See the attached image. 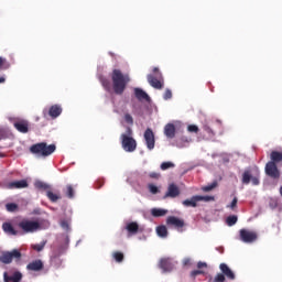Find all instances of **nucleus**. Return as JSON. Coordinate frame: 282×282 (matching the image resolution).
<instances>
[{
  "mask_svg": "<svg viewBox=\"0 0 282 282\" xmlns=\"http://www.w3.org/2000/svg\"><path fill=\"white\" fill-rule=\"evenodd\" d=\"M110 78L112 82V89L117 96H122L124 94V89L129 83H131V77L129 74H123L122 70L115 68L110 74Z\"/></svg>",
  "mask_w": 282,
  "mask_h": 282,
  "instance_id": "1",
  "label": "nucleus"
},
{
  "mask_svg": "<svg viewBox=\"0 0 282 282\" xmlns=\"http://www.w3.org/2000/svg\"><path fill=\"white\" fill-rule=\"evenodd\" d=\"M56 151V144H47L45 142L35 143L30 147V153L37 158H50Z\"/></svg>",
  "mask_w": 282,
  "mask_h": 282,
  "instance_id": "2",
  "label": "nucleus"
},
{
  "mask_svg": "<svg viewBox=\"0 0 282 282\" xmlns=\"http://www.w3.org/2000/svg\"><path fill=\"white\" fill-rule=\"evenodd\" d=\"M120 140L121 147L127 153H133L138 149V142L133 139V130L131 128H127L126 133L120 135Z\"/></svg>",
  "mask_w": 282,
  "mask_h": 282,
  "instance_id": "3",
  "label": "nucleus"
},
{
  "mask_svg": "<svg viewBox=\"0 0 282 282\" xmlns=\"http://www.w3.org/2000/svg\"><path fill=\"white\" fill-rule=\"evenodd\" d=\"M21 251H19V249L2 251L0 254V263H3L4 265H10L13 259H17V261H21Z\"/></svg>",
  "mask_w": 282,
  "mask_h": 282,
  "instance_id": "4",
  "label": "nucleus"
},
{
  "mask_svg": "<svg viewBox=\"0 0 282 282\" xmlns=\"http://www.w3.org/2000/svg\"><path fill=\"white\" fill-rule=\"evenodd\" d=\"M19 228L23 230L24 234L36 232L41 230V224L36 220L23 219L18 224Z\"/></svg>",
  "mask_w": 282,
  "mask_h": 282,
  "instance_id": "5",
  "label": "nucleus"
},
{
  "mask_svg": "<svg viewBox=\"0 0 282 282\" xmlns=\"http://www.w3.org/2000/svg\"><path fill=\"white\" fill-rule=\"evenodd\" d=\"M239 237L240 241H242L243 243H254V241L259 239V234H257V231L249 229H240Z\"/></svg>",
  "mask_w": 282,
  "mask_h": 282,
  "instance_id": "6",
  "label": "nucleus"
},
{
  "mask_svg": "<svg viewBox=\"0 0 282 282\" xmlns=\"http://www.w3.org/2000/svg\"><path fill=\"white\" fill-rule=\"evenodd\" d=\"M149 85L154 89H163L164 88V77L162 73H158L156 75L149 74L147 76Z\"/></svg>",
  "mask_w": 282,
  "mask_h": 282,
  "instance_id": "7",
  "label": "nucleus"
},
{
  "mask_svg": "<svg viewBox=\"0 0 282 282\" xmlns=\"http://www.w3.org/2000/svg\"><path fill=\"white\" fill-rule=\"evenodd\" d=\"M264 173L268 175V177H271V180H280L281 178V171L279 170V166L274 162H268L264 167Z\"/></svg>",
  "mask_w": 282,
  "mask_h": 282,
  "instance_id": "8",
  "label": "nucleus"
},
{
  "mask_svg": "<svg viewBox=\"0 0 282 282\" xmlns=\"http://www.w3.org/2000/svg\"><path fill=\"white\" fill-rule=\"evenodd\" d=\"M143 138L149 151H153V149H155V133H153V130L148 128L143 134Z\"/></svg>",
  "mask_w": 282,
  "mask_h": 282,
  "instance_id": "9",
  "label": "nucleus"
},
{
  "mask_svg": "<svg viewBox=\"0 0 282 282\" xmlns=\"http://www.w3.org/2000/svg\"><path fill=\"white\" fill-rule=\"evenodd\" d=\"M159 268L163 272H173L175 264L173 263V260H171V258H162L159 262Z\"/></svg>",
  "mask_w": 282,
  "mask_h": 282,
  "instance_id": "10",
  "label": "nucleus"
},
{
  "mask_svg": "<svg viewBox=\"0 0 282 282\" xmlns=\"http://www.w3.org/2000/svg\"><path fill=\"white\" fill-rule=\"evenodd\" d=\"M250 181L252 182L253 186H259L260 184L258 176H252L250 170H246L242 174V184H250Z\"/></svg>",
  "mask_w": 282,
  "mask_h": 282,
  "instance_id": "11",
  "label": "nucleus"
},
{
  "mask_svg": "<svg viewBox=\"0 0 282 282\" xmlns=\"http://www.w3.org/2000/svg\"><path fill=\"white\" fill-rule=\"evenodd\" d=\"M43 268H45V265L43 264V260L41 259L33 260L26 265V270H29L30 272H41Z\"/></svg>",
  "mask_w": 282,
  "mask_h": 282,
  "instance_id": "12",
  "label": "nucleus"
},
{
  "mask_svg": "<svg viewBox=\"0 0 282 282\" xmlns=\"http://www.w3.org/2000/svg\"><path fill=\"white\" fill-rule=\"evenodd\" d=\"M134 96L140 102H151V97L142 88H134Z\"/></svg>",
  "mask_w": 282,
  "mask_h": 282,
  "instance_id": "13",
  "label": "nucleus"
},
{
  "mask_svg": "<svg viewBox=\"0 0 282 282\" xmlns=\"http://www.w3.org/2000/svg\"><path fill=\"white\" fill-rule=\"evenodd\" d=\"M13 127L20 133H28V131H30V123L26 120L15 121Z\"/></svg>",
  "mask_w": 282,
  "mask_h": 282,
  "instance_id": "14",
  "label": "nucleus"
},
{
  "mask_svg": "<svg viewBox=\"0 0 282 282\" xmlns=\"http://www.w3.org/2000/svg\"><path fill=\"white\" fill-rule=\"evenodd\" d=\"M4 282H21L23 274L20 271L13 272L12 275H9L8 272L3 273Z\"/></svg>",
  "mask_w": 282,
  "mask_h": 282,
  "instance_id": "15",
  "label": "nucleus"
},
{
  "mask_svg": "<svg viewBox=\"0 0 282 282\" xmlns=\"http://www.w3.org/2000/svg\"><path fill=\"white\" fill-rule=\"evenodd\" d=\"M165 197H180V187L175 185L174 183L170 184L167 187V192L165 193Z\"/></svg>",
  "mask_w": 282,
  "mask_h": 282,
  "instance_id": "16",
  "label": "nucleus"
},
{
  "mask_svg": "<svg viewBox=\"0 0 282 282\" xmlns=\"http://www.w3.org/2000/svg\"><path fill=\"white\" fill-rule=\"evenodd\" d=\"M166 224H167V226H174V228H182L183 226H185L184 220H182L175 216L167 217Z\"/></svg>",
  "mask_w": 282,
  "mask_h": 282,
  "instance_id": "17",
  "label": "nucleus"
},
{
  "mask_svg": "<svg viewBox=\"0 0 282 282\" xmlns=\"http://www.w3.org/2000/svg\"><path fill=\"white\" fill-rule=\"evenodd\" d=\"M126 230H128L129 237H132V235H138V232H140V225L135 221L128 223L126 225Z\"/></svg>",
  "mask_w": 282,
  "mask_h": 282,
  "instance_id": "18",
  "label": "nucleus"
},
{
  "mask_svg": "<svg viewBox=\"0 0 282 282\" xmlns=\"http://www.w3.org/2000/svg\"><path fill=\"white\" fill-rule=\"evenodd\" d=\"M63 113V108L59 105H53L48 109V116L54 120Z\"/></svg>",
  "mask_w": 282,
  "mask_h": 282,
  "instance_id": "19",
  "label": "nucleus"
},
{
  "mask_svg": "<svg viewBox=\"0 0 282 282\" xmlns=\"http://www.w3.org/2000/svg\"><path fill=\"white\" fill-rule=\"evenodd\" d=\"M219 268H220V271L223 272L224 276H227V279L235 281V273L232 272V270H230L228 264L220 263Z\"/></svg>",
  "mask_w": 282,
  "mask_h": 282,
  "instance_id": "20",
  "label": "nucleus"
},
{
  "mask_svg": "<svg viewBox=\"0 0 282 282\" xmlns=\"http://www.w3.org/2000/svg\"><path fill=\"white\" fill-rule=\"evenodd\" d=\"M7 188L14 189V188H28V181L21 180V181H13L9 184H7Z\"/></svg>",
  "mask_w": 282,
  "mask_h": 282,
  "instance_id": "21",
  "label": "nucleus"
},
{
  "mask_svg": "<svg viewBox=\"0 0 282 282\" xmlns=\"http://www.w3.org/2000/svg\"><path fill=\"white\" fill-rule=\"evenodd\" d=\"M51 263L55 268H61L63 265V260H61V251H54L51 256Z\"/></svg>",
  "mask_w": 282,
  "mask_h": 282,
  "instance_id": "22",
  "label": "nucleus"
},
{
  "mask_svg": "<svg viewBox=\"0 0 282 282\" xmlns=\"http://www.w3.org/2000/svg\"><path fill=\"white\" fill-rule=\"evenodd\" d=\"M164 134L166 135V138H170V140H173V138H175V124L167 123L164 127Z\"/></svg>",
  "mask_w": 282,
  "mask_h": 282,
  "instance_id": "23",
  "label": "nucleus"
},
{
  "mask_svg": "<svg viewBox=\"0 0 282 282\" xmlns=\"http://www.w3.org/2000/svg\"><path fill=\"white\" fill-rule=\"evenodd\" d=\"M197 195L192 196L191 199H185L183 200V206H185L186 208H197Z\"/></svg>",
  "mask_w": 282,
  "mask_h": 282,
  "instance_id": "24",
  "label": "nucleus"
},
{
  "mask_svg": "<svg viewBox=\"0 0 282 282\" xmlns=\"http://www.w3.org/2000/svg\"><path fill=\"white\" fill-rule=\"evenodd\" d=\"M2 230H3L7 235H13V236L19 235V231H17V229H14V227H13L12 224H10V223H4V224H2Z\"/></svg>",
  "mask_w": 282,
  "mask_h": 282,
  "instance_id": "25",
  "label": "nucleus"
},
{
  "mask_svg": "<svg viewBox=\"0 0 282 282\" xmlns=\"http://www.w3.org/2000/svg\"><path fill=\"white\" fill-rule=\"evenodd\" d=\"M270 160L269 162H273V164H279V162H282V152L279 151H272L270 154Z\"/></svg>",
  "mask_w": 282,
  "mask_h": 282,
  "instance_id": "26",
  "label": "nucleus"
},
{
  "mask_svg": "<svg viewBox=\"0 0 282 282\" xmlns=\"http://www.w3.org/2000/svg\"><path fill=\"white\" fill-rule=\"evenodd\" d=\"M35 188H37V191H45V193H47V191H50L52 188V186L45 182L42 181H36L34 183Z\"/></svg>",
  "mask_w": 282,
  "mask_h": 282,
  "instance_id": "27",
  "label": "nucleus"
},
{
  "mask_svg": "<svg viewBox=\"0 0 282 282\" xmlns=\"http://www.w3.org/2000/svg\"><path fill=\"white\" fill-rule=\"evenodd\" d=\"M46 197L47 199H50V202H52L53 204H56V202L61 199V194H55L54 192H52V188H51L47 191Z\"/></svg>",
  "mask_w": 282,
  "mask_h": 282,
  "instance_id": "28",
  "label": "nucleus"
},
{
  "mask_svg": "<svg viewBox=\"0 0 282 282\" xmlns=\"http://www.w3.org/2000/svg\"><path fill=\"white\" fill-rule=\"evenodd\" d=\"M64 195L68 198V199H74V186L72 185H66V187L63 189Z\"/></svg>",
  "mask_w": 282,
  "mask_h": 282,
  "instance_id": "29",
  "label": "nucleus"
},
{
  "mask_svg": "<svg viewBox=\"0 0 282 282\" xmlns=\"http://www.w3.org/2000/svg\"><path fill=\"white\" fill-rule=\"evenodd\" d=\"M167 213H169V210L162 209V208H152L151 209L152 217H164V215H166Z\"/></svg>",
  "mask_w": 282,
  "mask_h": 282,
  "instance_id": "30",
  "label": "nucleus"
},
{
  "mask_svg": "<svg viewBox=\"0 0 282 282\" xmlns=\"http://www.w3.org/2000/svg\"><path fill=\"white\" fill-rule=\"evenodd\" d=\"M104 89H106V91H111L112 87H111V82L107 78V77H100L99 78Z\"/></svg>",
  "mask_w": 282,
  "mask_h": 282,
  "instance_id": "31",
  "label": "nucleus"
},
{
  "mask_svg": "<svg viewBox=\"0 0 282 282\" xmlns=\"http://www.w3.org/2000/svg\"><path fill=\"white\" fill-rule=\"evenodd\" d=\"M156 235L159 237H169V229H166V226L161 225L156 228Z\"/></svg>",
  "mask_w": 282,
  "mask_h": 282,
  "instance_id": "32",
  "label": "nucleus"
},
{
  "mask_svg": "<svg viewBox=\"0 0 282 282\" xmlns=\"http://www.w3.org/2000/svg\"><path fill=\"white\" fill-rule=\"evenodd\" d=\"M112 257H113L115 261H117V263H122V261H124V253H122L120 251H115L112 253Z\"/></svg>",
  "mask_w": 282,
  "mask_h": 282,
  "instance_id": "33",
  "label": "nucleus"
},
{
  "mask_svg": "<svg viewBox=\"0 0 282 282\" xmlns=\"http://www.w3.org/2000/svg\"><path fill=\"white\" fill-rule=\"evenodd\" d=\"M161 171H169V169H175V163L167 161L161 164Z\"/></svg>",
  "mask_w": 282,
  "mask_h": 282,
  "instance_id": "34",
  "label": "nucleus"
},
{
  "mask_svg": "<svg viewBox=\"0 0 282 282\" xmlns=\"http://www.w3.org/2000/svg\"><path fill=\"white\" fill-rule=\"evenodd\" d=\"M8 213H17L19 210V205L17 203H9L6 205Z\"/></svg>",
  "mask_w": 282,
  "mask_h": 282,
  "instance_id": "35",
  "label": "nucleus"
},
{
  "mask_svg": "<svg viewBox=\"0 0 282 282\" xmlns=\"http://www.w3.org/2000/svg\"><path fill=\"white\" fill-rule=\"evenodd\" d=\"M200 274H206V272H204V270L197 269V270H193L189 273L191 280L195 281V279H197V276H199Z\"/></svg>",
  "mask_w": 282,
  "mask_h": 282,
  "instance_id": "36",
  "label": "nucleus"
},
{
  "mask_svg": "<svg viewBox=\"0 0 282 282\" xmlns=\"http://www.w3.org/2000/svg\"><path fill=\"white\" fill-rule=\"evenodd\" d=\"M217 181H214L210 185L202 187V191H204V193H210V191H214V188H217Z\"/></svg>",
  "mask_w": 282,
  "mask_h": 282,
  "instance_id": "37",
  "label": "nucleus"
},
{
  "mask_svg": "<svg viewBox=\"0 0 282 282\" xmlns=\"http://www.w3.org/2000/svg\"><path fill=\"white\" fill-rule=\"evenodd\" d=\"M45 243H47V241H42L41 243L32 245L31 248L36 252H42V250L45 248Z\"/></svg>",
  "mask_w": 282,
  "mask_h": 282,
  "instance_id": "38",
  "label": "nucleus"
},
{
  "mask_svg": "<svg viewBox=\"0 0 282 282\" xmlns=\"http://www.w3.org/2000/svg\"><path fill=\"white\" fill-rule=\"evenodd\" d=\"M237 221H238V218L235 215H231V216L227 217V219H226L227 226H235V224H237Z\"/></svg>",
  "mask_w": 282,
  "mask_h": 282,
  "instance_id": "39",
  "label": "nucleus"
},
{
  "mask_svg": "<svg viewBox=\"0 0 282 282\" xmlns=\"http://www.w3.org/2000/svg\"><path fill=\"white\" fill-rule=\"evenodd\" d=\"M198 202H215V196H199L196 195Z\"/></svg>",
  "mask_w": 282,
  "mask_h": 282,
  "instance_id": "40",
  "label": "nucleus"
},
{
  "mask_svg": "<svg viewBox=\"0 0 282 282\" xmlns=\"http://www.w3.org/2000/svg\"><path fill=\"white\" fill-rule=\"evenodd\" d=\"M203 129L204 131H206V133H208L209 138H215V131L213 130V128H210V126L205 124Z\"/></svg>",
  "mask_w": 282,
  "mask_h": 282,
  "instance_id": "41",
  "label": "nucleus"
},
{
  "mask_svg": "<svg viewBox=\"0 0 282 282\" xmlns=\"http://www.w3.org/2000/svg\"><path fill=\"white\" fill-rule=\"evenodd\" d=\"M148 188L152 195H158L160 193V189L154 184H149Z\"/></svg>",
  "mask_w": 282,
  "mask_h": 282,
  "instance_id": "42",
  "label": "nucleus"
},
{
  "mask_svg": "<svg viewBox=\"0 0 282 282\" xmlns=\"http://www.w3.org/2000/svg\"><path fill=\"white\" fill-rule=\"evenodd\" d=\"M10 67V64L6 58L0 57V69H8Z\"/></svg>",
  "mask_w": 282,
  "mask_h": 282,
  "instance_id": "43",
  "label": "nucleus"
},
{
  "mask_svg": "<svg viewBox=\"0 0 282 282\" xmlns=\"http://www.w3.org/2000/svg\"><path fill=\"white\" fill-rule=\"evenodd\" d=\"M187 131H188L189 133H199V128H198L197 126H195V124H189V126L187 127Z\"/></svg>",
  "mask_w": 282,
  "mask_h": 282,
  "instance_id": "44",
  "label": "nucleus"
},
{
  "mask_svg": "<svg viewBox=\"0 0 282 282\" xmlns=\"http://www.w3.org/2000/svg\"><path fill=\"white\" fill-rule=\"evenodd\" d=\"M226 281V275H224V273H218L215 278H214V280H213V282H225Z\"/></svg>",
  "mask_w": 282,
  "mask_h": 282,
  "instance_id": "45",
  "label": "nucleus"
},
{
  "mask_svg": "<svg viewBox=\"0 0 282 282\" xmlns=\"http://www.w3.org/2000/svg\"><path fill=\"white\" fill-rule=\"evenodd\" d=\"M102 186H105V180H102V178L97 180L95 183V188L98 191V189L102 188Z\"/></svg>",
  "mask_w": 282,
  "mask_h": 282,
  "instance_id": "46",
  "label": "nucleus"
},
{
  "mask_svg": "<svg viewBox=\"0 0 282 282\" xmlns=\"http://www.w3.org/2000/svg\"><path fill=\"white\" fill-rule=\"evenodd\" d=\"M164 100H171L173 98V93L171 89H166L164 95H163Z\"/></svg>",
  "mask_w": 282,
  "mask_h": 282,
  "instance_id": "47",
  "label": "nucleus"
},
{
  "mask_svg": "<svg viewBox=\"0 0 282 282\" xmlns=\"http://www.w3.org/2000/svg\"><path fill=\"white\" fill-rule=\"evenodd\" d=\"M238 202H239V199L237 198V196H235L231 204L229 206H227V208H231V210H235V208H237Z\"/></svg>",
  "mask_w": 282,
  "mask_h": 282,
  "instance_id": "48",
  "label": "nucleus"
},
{
  "mask_svg": "<svg viewBox=\"0 0 282 282\" xmlns=\"http://www.w3.org/2000/svg\"><path fill=\"white\" fill-rule=\"evenodd\" d=\"M124 120L127 124H133V117L130 113L124 115Z\"/></svg>",
  "mask_w": 282,
  "mask_h": 282,
  "instance_id": "49",
  "label": "nucleus"
},
{
  "mask_svg": "<svg viewBox=\"0 0 282 282\" xmlns=\"http://www.w3.org/2000/svg\"><path fill=\"white\" fill-rule=\"evenodd\" d=\"M61 226L64 228V230H69V221L62 220Z\"/></svg>",
  "mask_w": 282,
  "mask_h": 282,
  "instance_id": "50",
  "label": "nucleus"
},
{
  "mask_svg": "<svg viewBox=\"0 0 282 282\" xmlns=\"http://www.w3.org/2000/svg\"><path fill=\"white\" fill-rule=\"evenodd\" d=\"M196 267L198 268V270H202L203 268H208V264L206 262L199 261L197 262Z\"/></svg>",
  "mask_w": 282,
  "mask_h": 282,
  "instance_id": "51",
  "label": "nucleus"
},
{
  "mask_svg": "<svg viewBox=\"0 0 282 282\" xmlns=\"http://www.w3.org/2000/svg\"><path fill=\"white\" fill-rule=\"evenodd\" d=\"M149 177H151L152 180H159L160 178V174L155 173V172H152V173L149 174Z\"/></svg>",
  "mask_w": 282,
  "mask_h": 282,
  "instance_id": "52",
  "label": "nucleus"
},
{
  "mask_svg": "<svg viewBox=\"0 0 282 282\" xmlns=\"http://www.w3.org/2000/svg\"><path fill=\"white\" fill-rule=\"evenodd\" d=\"M152 72H153L154 76H158V74H162V73L160 72V68H159V67H154V68L152 69Z\"/></svg>",
  "mask_w": 282,
  "mask_h": 282,
  "instance_id": "53",
  "label": "nucleus"
},
{
  "mask_svg": "<svg viewBox=\"0 0 282 282\" xmlns=\"http://www.w3.org/2000/svg\"><path fill=\"white\" fill-rule=\"evenodd\" d=\"M191 263V259H186L185 261H184V265H188Z\"/></svg>",
  "mask_w": 282,
  "mask_h": 282,
  "instance_id": "54",
  "label": "nucleus"
},
{
  "mask_svg": "<svg viewBox=\"0 0 282 282\" xmlns=\"http://www.w3.org/2000/svg\"><path fill=\"white\" fill-rule=\"evenodd\" d=\"M6 83V77H0V85Z\"/></svg>",
  "mask_w": 282,
  "mask_h": 282,
  "instance_id": "55",
  "label": "nucleus"
},
{
  "mask_svg": "<svg viewBox=\"0 0 282 282\" xmlns=\"http://www.w3.org/2000/svg\"><path fill=\"white\" fill-rule=\"evenodd\" d=\"M0 158H6V153L0 152Z\"/></svg>",
  "mask_w": 282,
  "mask_h": 282,
  "instance_id": "56",
  "label": "nucleus"
}]
</instances>
